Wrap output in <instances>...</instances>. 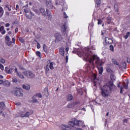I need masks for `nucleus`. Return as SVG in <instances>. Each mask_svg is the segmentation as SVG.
<instances>
[{
    "instance_id": "34",
    "label": "nucleus",
    "mask_w": 130,
    "mask_h": 130,
    "mask_svg": "<svg viewBox=\"0 0 130 130\" xmlns=\"http://www.w3.org/2000/svg\"><path fill=\"white\" fill-rule=\"evenodd\" d=\"M34 11L35 13H36L37 15H40V12H39V10L37 9H34Z\"/></svg>"
},
{
    "instance_id": "4",
    "label": "nucleus",
    "mask_w": 130,
    "mask_h": 130,
    "mask_svg": "<svg viewBox=\"0 0 130 130\" xmlns=\"http://www.w3.org/2000/svg\"><path fill=\"white\" fill-rule=\"evenodd\" d=\"M20 117H29L30 116V112H26V109L20 112Z\"/></svg>"
},
{
    "instance_id": "46",
    "label": "nucleus",
    "mask_w": 130,
    "mask_h": 130,
    "mask_svg": "<svg viewBox=\"0 0 130 130\" xmlns=\"http://www.w3.org/2000/svg\"><path fill=\"white\" fill-rule=\"evenodd\" d=\"M63 17L65 19H67V18H68V16L67 15V13H66L65 12L63 13Z\"/></svg>"
},
{
    "instance_id": "35",
    "label": "nucleus",
    "mask_w": 130,
    "mask_h": 130,
    "mask_svg": "<svg viewBox=\"0 0 130 130\" xmlns=\"http://www.w3.org/2000/svg\"><path fill=\"white\" fill-rule=\"evenodd\" d=\"M129 35H130V32H127L126 33V35L124 37L125 39H127V38H128V37L129 36Z\"/></svg>"
},
{
    "instance_id": "11",
    "label": "nucleus",
    "mask_w": 130,
    "mask_h": 130,
    "mask_svg": "<svg viewBox=\"0 0 130 130\" xmlns=\"http://www.w3.org/2000/svg\"><path fill=\"white\" fill-rule=\"evenodd\" d=\"M15 73H16L17 76L18 77H19V78H20V79H24V78H25L24 77V75H22V74H21V73L18 72L17 69H15Z\"/></svg>"
},
{
    "instance_id": "17",
    "label": "nucleus",
    "mask_w": 130,
    "mask_h": 130,
    "mask_svg": "<svg viewBox=\"0 0 130 130\" xmlns=\"http://www.w3.org/2000/svg\"><path fill=\"white\" fill-rule=\"evenodd\" d=\"M56 39L59 40V41L62 40V37H61V35H59V34H56L55 35Z\"/></svg>"
},
{
    "instance_id": "18",
    "label": "nucleus",
    "mask_w": 130,
    "mask_h": 130,
    "mask_svg": "<svg viewBox=\"0 0 130 130\" xmlns=\"http://www.w3.org/2000/svg\"><path fill=\"white\" fill-rule=\"evenodd\" d=\"M48 61H50V62L49 63V68L50 69V70H54V67L53 66V65L55 64V63L50 62V60H49Z\"/></svg>"
},
{
    "instance_id": "42",
    "label": "nucleus",
    "mask_w": 130,
    "mask_h": 130,
    "mask_svg": "<svg viewBox=\"0 0 130 130\" xmlns=\"http://www.w3.org/2000/svg\"><path fill=\"white\" fill-rule=\"evenodd\" d=\"M110 49L111 51H114V48L113 47V46L110 45Z\"/></svg>"
},
{
    "instance_id": "36",
    "label": "nucleus",
    "mask_w": 130,
    "mask_h": 130,
    "mask_svg": "<svg viewBox=\"0 0 130 130\" xmlns=\"http://www.w3.org/2000/svg\"><path fill=\"white\" fill-rule=\"evenodd\" d=\"M113 63H114V64H116V66H119V63L116 61V60L113 59Z\"/></svg>"
},
{
    "instance_id": "27",
    "label": "nucleus",
    "mask_w": 130,
    "mask_h": 130,
    "mask_svg": "<svg viewBox=\"0 0 130 130\" xmlns=\"http://www.w3.org/2000/svg\"><path fill=\"white\" fill-rule=\"evenodd\" d=\"M110 79L111 81H114L115 80V76L113 74H111L110 75Z\"/></svg>"
},
{
    "instance_id": "22",
    "label": "nucleus",
    "mask_w": 130,
    "mask_h": 130,
    "mask_svg": "<svg viewBox=\"0 0 130 130\" xmlns=\"http://www.w3.org/2000/svg\"><path fill=\"white\" fill-rule=\"evenodd\" d=\"M17 69L15 67H12L8 71V74H12V73H13V71H15V69Z\"/></svg>"
},
{
    "instance_id": "58",
    "label": "nucleus",
    "mask_w": 130,
    "mask_h": 130,
    "mask_svg": "<svg viewBox=\"0 0 130 130\" xmlns=\"http://www.w3.org/2000/svg\"><path fill=\"white\" fill-rule=\"evenodd\" d=\"M74 129L75 130H82V129L80 128H74Z\"/></svg>"
},
{
    "instance_id": "32",
    "label": "nucleus",
    "mask_w": 130,
    "mask_h": 130,
    "mask_svg": "<svg viewBox=\"0 0 130 130\" xmlns=\"http://www.w3.org/2000/svg\"><path fill=\"white\" fill-rule=\"evenodd\" d=\"M36 96H37V97H39V98H42V94H41L40 92L37 93L36 94Z\"/></svg>"
},
{
    "instance_id": "15",
    "label": "nucleus",
    "mask_w": 130,
    "mask_h": 130,
    "mask_svg": "<svg viewBox=\"0 0 130 130\" xmlns=\"http://www.w3.org/2000/svg\"><path fill=\"white\" fill-rule=\"evenodd\" d=\"M78 102H73L71 104H69L68 106V108H72V107H75L76 105L78 104Z\"/></svg>"
},
{
    "instance_id": "29",
    "label": "nucleus",
    "mask_w": 130,
    "mask_h": 130,
    "mask_svg": "<svg viewBox=\"0 0 130 130\" xmlns=\"http://www.w3.org/2000/svg\"><path fill=\"white\" fill-rule=\"evenodd\" d=\"M46 12L47 14V17H48V18H51L52 16L50 14H49V10L46 9Z\"/></svg>"
},
{
    "instance_id": "23",
    "label": "nucleus",
    "mask_w": 130,
    "mask_h": 130,
    "mask_svg": "<svg viewBox=\"0 0 130 130\" xmlns=\"http://www.w3.org/2000/svg\"><path fill=\"white\" fill-rule=\"evenodd\" d=\"M119 68H123V69H126V63L123 62L121 66L119 65Z\"/></svg>"
},
{
    "instance_id": "45",
    "label": "nucleus",
    "mask_w": 130,
    "mask_h": 130,
    "mask_svg": "<svg viewBox=\"0 0 130 130\" xmlns=\"http://www.w3.org/2000/svg\"><path fill=\"white\" fill-rule=\"evenodd\" d=\"M0 69L4 71V66L2 64H0Z\"/></svg>"
},
{
    "instance_id": "51",
    "label": "nucleus",
    "mask_w": 130,
    "mask_h": 130,
    "mask_svg": "<svg viewBox=\"0 0 130 130\" xmlns=\"http://www.w3.org/2000/svg\"><path fill=\"white\" fill-rule=\"evenodd\" d=\"M15 105L19 106V105H21V103L20 102L15 103Z\"/></svg>"
},
{
    "instance_id": "44",
    "label": "nucleus",
    "mask_w": 130,
    "mask_h": 130,
    "mask_svg": "<svg viewBox=\"0 0 130 130\" xmlns=\"http://www.w3.org/2000/svg\"><path fill=\"white\" fill-rule=\"evenodd\" d=\"M19 41H20L21 43H24V40L22 38H19Z\"/></svg>"
},
{
    "instance_id": "57",
    "label": "nucleus",
    "mask_w": 130,
    "mask_h": 130,
    "mask_svg": "<svg viewBox=\"0 0 130 130\" xmlns=\"http://www.w3.org/2000/svg\"><path fill=\"white\" fill-rule=\"evenodd\" d=\"M55 5H56V6H58V5H59V3H58V1H56V2H55Z\"/></svg>"
},
{
    "instance_id": "60",
    "label": "nucleus",
    "mask_w": 130,
    "mask_h": 130,
    "mask_svg": "<svg viewBox=\"0 0 130 130\" xmlns=\"http://www.w3.org/2000/svg\"><path fill=\"white\" fill-rule=\"evenodd\" d=\"M102 35H104V33H105V30H102Z\"/></svg>"
},
{
    "instance_id": "56",
    "label": "nucleus",
    "mask_w": 130,
    "mask_h": 130,
    "mask_svg": "<svg viewBox=\"0 0 130 130\" xmlns=\"http://www.w3.org/2000/svg\"><path fill=\"white\" fill-rule=\"evenodd\" d=\"M123 122H126V123H127V119H123Z\"/></svg>"
},
{
    "instance_id": "24",
    "label": "nucleus",
    "mask_w": 130,
    "mask_h": 130,
    "mask_svg": "<svg viewBox=\"0 0 130 130\" xmlns=\"http://www.w3.org/2000/svg\"><path fill=\"white\" fill-rule=\"evenodd\" d=\"M3 15H4V9H3V8L2 7H0V18H2Z\"/></svg>"
},
{
    "instance_id": "63",
    "label": "nucleus",
    "mask_w": 130,
    "mask_h": 130,
    "mask_svg": "<svg viewBox=\"0 0 130 130\" xmlns=\"http://www.w3.org/2000/svg\"><path fill=\"white\" fill-rule=\"evenodd\" d=\"M15 33H17V32H18V28H15Z\"/></svg>"
},
{
    "instance_id": "55",
    "label": "nucleus",
    "mask_w": 130,
    "mask_h": 130,
    "mask_svg": "<svg viewBox=\"0 0 130 130\" xmlns=\"http://www.w3.org/2000/svg\"><path fill=\"white\" fill-rule=\"evenodd\" d=\"M66 62H68V60H69V56H66Z\"/></svg>"
},
{
    "instance_id": "20",
    "label": "nucleus",
    "mask_w": 130,
    "mask_h": 130,
    "mask_svg": "<svg viewBox=\"0 0 130 130\" xmlns=\"http://www.w3.org/2000/svg\"><path fill=\"white\" fill-rule=\"evenodd\" d=\"M73 97V95L71 94H68L67 95V100L68 101H72Z\"/></svg>"
},
{
    "instance_id": "41",
    "label": "nucleus",
    "mask_w": 130,
    "mask_h": 130,
    "mask_svg": "<svg viewBox=\"0 0 130 130\" xmlns=\"http://www.w3.org/2000/svg\"><path fill=\"white\" fill-rule=\"evenodd\" d=\"M12 41L6 42V44H7V45H8V46H11V45H12Z\"/></svg>"
},
{
    "instance_id": "28",
    "label": "nucleus",
    "mask_w": 130,
    "mask_h": 130,
    "mask_svg": "<svg viewBox=\"0 0 130 130\" xmlns=\"http://www.w3.org/2000/svg\"><path fill=\"white\" fill-rule=\"evenodd\" d=\"M95 2L98 7H99V6H100V4H101V0H95Z\"/></svg>"
},
{
    "instance_id": "25",
    "label": "nucleus",
    "mask_w": 130,
    "mask_h": 130,
    "mask_svg": "<svg viewBox=\"0 0 130 130\" xmlns=\"http://www.w3.org/2000/svg\"><path fill=\"white\" fill-rule=\"evenodd\" d=\"M98 70L99 74H100V75H102V73H103V67L98 68Z\"/></svg>"
},
{
    "instance_id": "61",
    "label": "nucleus",
    "mask_w": 130,
    "mask_h": 130,
    "mask_svg": "<svg viewBox=\"0 0 130 130\" xmlns=\"http://www.w3.org/2000/svg\"><path fill=\"white\" fill-rule=\"evenodd\" d=\"M3 83H4V81H3V80H0V85H1V84H3Z\"/></svg>"
},
{
    "instance_id": "64",
    "label": "nucleus",
    "mask_w": 130,
    "mask_h": 130,
    "mask_svg": "<svg viewBox=\"0 0 130 130\" xmlns=\"http://www.w3.org/2000/svg\"><path fill=\"white\" fill-rule=\"evenodd\" d=\"M19 9V6L17 5H16V10H18Z\"/></svg>"
},
{
    "instance_id": "37",
    "label": "nucleus",
    "mask_w": 130,
    "mask_h": 130,
    "mask_svg": "<svg viewBox=\"0 0 130 130\" xmlns=\"http://www.w3.org/2000/svg\"><path fill=\"white\" fill-rule=\"evenodd\" d=\"M6 8H7V9H8V10L9 11V12H11V11H12V8L10 7L9 5H6Z\"/></svg>"
},
{
    "instance_id": "13",
    "label": "nucleus",
    "mask_w": 130,
    "mask_h": 130,
    "mask_svg": "<svg viewBox=\"0 0 130 130\" xmlns=\"http://www.w3.org/2000/svg\"><path fill=\"white\" fill-rule=\"evenodd\" d=\"M105 42L107 44H111L113 42V40L108 37H106Z\"/></svg>"
},
{
    "instance_id": "33",
    "label": "nucleus",
    "mask_w": 130,
    "mask_h": 130,
    "mask_svg": "<svg viewBox=\"0 0 130 130\" xmlns=\"http://www.w3.org/2000/svg\"><path fill=\"white\" fill-rule=\"evenodd\" d=\"M6 42L11 41V39L10 38V37H9V36H7L6 37Z\"/></svg>"
},
{
    "instance_id": "3",
    "label": "nucleus",
    "mask_w": 130,
    "mask_h": 130,
    "mask_svg": "<svg viewBox=\"0 0 130 130\" xmlns=\"http://www.w3.org/2000/svg\"><path fill=\"white\" fill-rule=\"evenodd\" d=\"M83 121L78 120L75 118L72 119V121H70L69 122V125H71L72 127H74V125H78V126H81L83 125Z\"/></svg>"
},
{
    "instance_id": "26",
    "label": "nucleus",
    "mask_w": 130,
    "mask_h": 130,
    "mask_svg": "<svg viewBox=\"0 0 130 130\" xmlns=\"http://www.w3.org/2000/svg\"><path fill=\"white\" fill-rule=\"evenodd\" d=\"M49 61H47V66L46 67V72H48V71H49Z\"/></svg>"
},
{
    "instance_id": "39",
    "label": "nucleus",
    "mask_w": 130,
    "mask_h": 130,
    "mask_svg": "<svg viewBox=\"0 0 130 130\" xmlns=\"http://www.w3.org/2000/svg\"><path fill=\"white\" fill-rule=\"evenodd\" d=\"M36 55H37V56H39V57H40V55H41V53L39 51H37L36 52Z\"/></svg>"
},
{
    "instance_id": "19",
    "label": "nucleus",
    "mask_w": 130,
    "mask_h": 130,
    "mask_svg": "<svg viewBox=\"0 0 130 130\" xmlns=\"http://www.w3.org/2000/svg\"><path fill=\"white\" fill-rule=\"evenodd\" d=\"M59 52L61 55L63 56V55H64V49L63 48L59 49Z\"/></svg>"
},
{
    "instance_id": "53",
    "label": "nucleus",
    "mask_w": 130,
    "mask_h": 130,
    "mask_svg": "<svg viewBox=\"0 0 130 130\" xmlns=\"http://www.w3.org/2000/svg\"><path fill=\"white\" fill-rule=\"evenodd\" d=\"M15 41H16V39H15V38H13L12 41L11 42H12V43H15Z\"/></svg>"
},
{
    "instance_id": "5",
    "label": "nucleus",
    "mask_w": 130,
    "mask_h": 130,
    "mask_svg": "<svg viewBox=\"0 0 130 130\" xmlns=\"http://www.w3.org/2000/svg\"><path fill=\"white\" fill-rule=\"evenodd\" d=\"M45 4L48 9H49L50 10H52V9L53 8V4H52L51 0H46L45 2Z\"/></svg>"
},
{
    "instance_id": "43",
    "label": "nucleus",
    "mask_w": 130,
    "mask_h": 130,
    "mask_svg": "<svg viewBox=\"0 0 130 130\" xmlns=\"http://www.w3.org/2000/svg\"><path fill=\"white\" fill-rule=\"evenodd\" d=\"M1 62H2V63H5V59H4L3 58H1V60H0Z\"/></svg>"
},
{
    "instance_id": "30",
    "label": "nucleus",
    "mask_w": 130,
    "mask_h": 130,
    "mask_svg": "<svg viewBox=\"0 0 130 130\" xmlns=\"http://www.w3.org/2000/svg\"><path fill=\"white\" fill-rule=\"evenodd\" d=\"M43 48L45 52H47V48L46 47V45L44 44L43 46Z\"/></svg>"
},
{
    "instance_id": "49",
    "label": "nucleus",
    "mask_w": 130,
    "mask_h": 130,
    "mask_svg": "<svg viewBox=\"0 0 130 130\" xmlns=\"http://www.w3.org/2000/svg\"><path fill=\"white\" fill-rule=\"evenodd\" d=\"M122 89H123V88L122 87H120V93L121 94H122Z\"/></svg>"
},
{
    "instance_id": "48",
    "label": "nucleus",
    "mask_w": 130,
    "mask_h": 130,
    "mask_svg": "<svg viewBox=\"0 0 130 130\" xmlns=\"http://www.w3.org/2000/svg\"><path fill=\"white\" fill-rule=\"evenodd\" d=\"M4 28H5V27H4V26H1V27H0V32L2 31H3Z\"/></svg>"
},
{
    "instance_id": "62",
    "label": "nucleus",
    "mask_w": 130,
    "mask_h": 130,
    "mask_svg": "<svg viewBox=\"0 0 130 130\" xmlns=\"http://www.w3.org/2000/svg\"><path fill=\"white\" fill-rule=\"evenodd\" d=\"M6 27H9L10 26V24L9 23H7L5 24Z\"/></svg>"
},
{
    "instance_id": "8",
    "label": "nucleus",
    "mask_w": 130,
    "mask_h": 130,
    "mask_svg": "<svg viewBox=\"0 0 130 130\" xmlns=\"http://www.w3.org/2000/svg\"><path fill=\"white\" fill-rule=\"evenodd\" d=\"M39 11H40V13H42V14L43 15V16L44 17H46L47 12H46V11L45 10V9H44V8H42V7L40 8L39 9Z\"/></svg>"
},
{
    "instance_id": "1",
    "label": "nucleus",
    "mask_w": 130,
    "mask_h": 130,
    "mask_svg": "<svg viewBox=\"0 0 130 130\" xmlns=\"http://www.w3.org/2000/svg\"><path fill=\"white\" fill-rule=\"evenodd\" d=\"M115 89V85L113 84V82L109 81L107 83L106 85H104L102 88V94L103 97H108L109 96V91H113Z\"/></svg>"
},
{
    "instance_id": "40",
    "label": "nucleus",
    "mask_w": 130,
    "mask_h": 130,
    "mask_svg": "<svg viewBox=\"0 0 130 130\" xmlns=\"http://www.w3.org/2000/svg\"><path fill=\"white\" fill-rule=\"evenodd\" d=\"M12 82L13 83H17V82H18V80L16 78H13L12 80Z\"/></svg>"
},
{
    "instance_id": "59",
    "label": "nucleus",
    "mask_w": 130,
    "mask_h": 130,
    "mask_svg": "<svg viewBox=\"0 0 130 130\" xmlns=\"http://www.w3.org/2000/svg\"><path fill=\"white\" fill-rule=\"evenodd\" d=\"M74 129L75 130H82V129L80 128H74Z\"/></svg>"
},
{
    "instance_id": "47",
    "label": "nucleus",
    "mask_w": 130,
    "mask_h": 130,
    "mask_svg": "<svg viewBox=\"0 0 130 130\" xmlns=\"http://www.w3.org/2000/svg\"><path fill=\"white\" fill-rule=\"evenodd\" d=\"M24 13H25V14H28V13H29V11H28V10H27V9H24Z\"/></svg>"
},
{
    "instance_id": "6",
    "label": "nucleus",
    "mask_w": 130,
    "mask_h": 130,
    "mask_svg": "<svg viewBox=\"0 0 130 130\" xmlns=\"http://www.w3.org/2000/svg\"><path fill=\"white\" fill-rule=\"evenodd\" d=\"M22 74L27 78H33L34 77V74L30 71H25Z\"/></svg>"
},
{
    "instance_id": "14",
    "label": "nucleus",
    "mask_w": 130,
    "mask_h": 130,
    "mask_svg": "<svg viewBox=\"0 0 130 130\" xmlns=\"http://www.w3.org/2000/svg\"><path fill=\"white\" fill-rule=\"evenodd\" d=\"M114 10L116 13H117V15H119V13H118L119 9H118V5H117V3H114Z\"/></svg>"
},
{
    "instance_id": "21",
    "label": "nucleus",
    "mask_w": 130,
    "mask_h": 130,
    "mask_svg": "<svg viewBox=\"0 0 130 130\" xmlns=\"http://www.w3.org/2000/svg\"><path fill=\"white\" fill-rule=\"evenodd\" d=\"M22 87L23 88V89H25V90H30V85H22Z\"/></svg>"
},
{
    "instance_id": "31",
    "label": "nucleus",
    "mask_w": 130,
    "mask_h": 130,
    "mask_svg": "<svg viewBox=\"0 0 130 130\" xmlns=\"http://www.w3.org/2000/svg\"><path fill=\"white\" fill-rule=\"evenodd\" d=\"M32 101L34 103H36L37 102H38V100H37V99H36V98L35 97H32Z\"/></svg>"
},
{
    "instance_id": "16",
    "label": "nucleus",
    "mask_w": 130,
    "mask_h": 130,
    "mask_svg": "<svg viewBox=\"0 0 130 130\" xmlns=\"http://www.w3.org/2000/svg\"><path fill=\"white\" fill-rule=\"evenodd\" d=\"M125 82H123V86L124 88L126 90L128 88V80H125Z\"/></svg>"
},
{
    "instance_id": "12",
    "label": "nucleus",
    "mask_w": 130,
    "mask_h": 130,
    "mask_svg": "<svg viewBox=\"0 0 130 130\" xmlns=\"http://www.w3.org/2000/svg\"><path fill=\"white\" fill-rule=\"evenodd\" d=\"M5 107H6V105L4 102L0 103V112L2 113L3 111H4V109H5Z\"/></svg>"
},
{
    "instance_id": "38",
    "label": "nucleus",
    "mask_w": 130,
    "mask_h": 130,
    "mask_svg": "<svg viewBox=\"0 0 130 130\" xmlns=\"http://www.w3.org/2000/svg\"><path fill=\"white\" fill-rule=\"evenodd\" d=\"M107 72H108V73H112L111 69H110L109 67L107 68Z\"/></svg>"
},
{
    "instance_id": "50",
    "label": "nucleus",
    "mask_w": 130,
    "mask_h": 130,
    "mask_svg": "<svg viewBox=\"0 0 130 130\" xmlns=\"http://www.w3.org/2000/svg\"><path fill=\"white\" fill-rule=\"evenodd\" d=\"M102 23V21L100 20V19H98V25H100Z\"/></svg>"
},
{
    "instance_id": "52",
    "label": "nucleus",
    "mask_w": 130,
    "mask_h": 130,
    "mask_svg": "<svg viewBox=\"0 0 130 130\" xmlns=\"http://www.w3.org/2000/svg\"><path fill=\"white\" fill-rule=\"evenodd\" d=\"M1 32L2 34H3V35L5 34H6V30H2V31H1Z\"/></svg>"
},
{
    "instance_id": "10",
    "label": "nucleus",
    "mask_w": 130,
    "mask_h": 130,
    "mask_svg": "<svg viewBox=\"0 0 130 130\" xmlns=\"http://www.w3.org/2000/svg\"><path fill=\"white\" fill-rule=\"evenodd\" d=\"M67 29H68V26H67V24L64 23L61 26V32L63 34H66V32H67Z\"/></svg>"
},
{
    "instance_id": "9",
    "label": "nucleus",
    "mask_w": 130,
    "mask_h": 130,
    "mask_svg": "<svg viewBox=\"0 0 130 130\" xmlns=\"http://www.w3.org/2000/svg\"><path fill=\"white\" fill-rule=\"evenodd\" d=\"M25 16L26 18H28L29 20H31L33 16H35L34 13H32V12L29 11L27 14H25Z\"/></svg>"
},
{
    "instance_id": "7",
    "label": "nucleus",
    "mask_w": 130,
    "mask_h": 130,
    "mask_svg": "<svg viewBox=\"0 0 130 130\" xmlns=\"http://www.w3.org/2000/svg\"><path fill=\"white\" fill-rule=\"evenodd\" d=\"M13 93L15 95V96H16L17 97H23V94L20 90H15L13 91Z\"/></svg>"
},
{
    "instance_id": "2",
    "label": "nucleus",
    "mask_w": 130,
    "mask_h": 130,
    "mask_svg": "<svg viewBox=\"0 0 130 130\" xmlns=\"http://www.w3.org/2000/svg\"><path fill=\"white\" fill-rule=\"evenodd\" d=\"M94 60L95 61V63L99 64V66H102V63L100 62V59L96 55H94L93 56L90 57L88 60L89 63H92L94 64Z\"/></svg>"
},
{
    "instance_id": "54",
    "label": "nucleus",
    "mask_w": 130,
    "mask_h": 130,
    "mask_svg": "<svg viewBox=\"0 0 130 130\" xmlns=\"http://www.w3.org/2000/svg\"><path fill=\"white\" fill-rule=\"evenodd\" d=\"M37 47L38 49L40 48V44H39V43H38L37 45Z\"/></svg>"
}]
</instances>
